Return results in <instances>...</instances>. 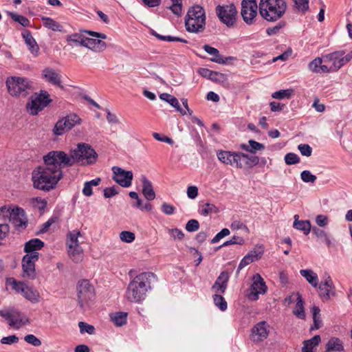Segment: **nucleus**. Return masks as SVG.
<instances>
[{
	"label": "nucleus",
	"instance_id": "f257e3e1",
	"mask_svg": "<svg viewBox=\"0 0 352 352\" xmlns=\"http://www.w3.org/2000/svg\"><path fill=\"white\" fill-rule=\"evenodd\" d=\"M43 165L32 170V185L37 190L49 192L56 188L63 176L62 168L67 166L62 162V157L58 151L49 152L43 156Z\"/></svg>",
	"mask_w": 352,
	"mask_h": 352
},
{
	"label": "nucleus",
	"instance_id": "f03ea898",
	"mask_svg": "<svg viewBox=\"0 0 352 352\" xmlns=\"http://www.w3.org/2000/svg\"><path fill=\"white\" fill-rule=\"evenodd\" d=\"M58 151L62 157V162L67 167L77 163H80L82 165L94 164L98 158V154L95 150L85 143L78 144L77 148L71 151L69 155L62 151Z\"/></svg>",
	"mask_w": 352,
	"mask_h": 352
},
{
	"label": "nucleus",
	"instance_id": "7ed1b4c3",
	"mask_svg": "<svg viewBox=\"0 0 352 352\" xmlns=\"http://www.w3.org/2000/svg\"><path fill=\"white\" fill-rule=\"evenodd\" d=\"M155 278L152 272H142L137 275L129 284L126 296L130 302H140L145 299L151 289V280Z\"/></svg>",
	"mask_w": 352,
	"mask_h": 352
},
{
	"label": "nucleus",
	"instance_id": "20e7f679",
	"mask_svg": "<svg viewBox=\"0 0 352 352\" xmlns=\"http://www.w3.org/2000/svg\"><path fill=\"white\" fill-rule=\"evenodd\" d=\"M287 9L285 0H261L259 12L268 21H275L281 18Z\"/></svg>",
	"mask_w": 352,
	"mask_h": 352
},
{
	"label": "nucleus",
	"instance_id": "39448f33",
	"mask_svg": "<svg viewBox=\"0 0 352 352\" xmlns=\"http://www.w3.org/2000/svg\"><path fill=\"white\" fill-rule=\"evenodd\" d=\"M206 15L204 8L199 6H192L185 18L186 30L190 32H202L205 29Z\"/></svg>",
	"mask_w": 352,
	"mask_h": 352
},
{
	"label": "nucleus",
	"instance_id": "423d86ee",
	"mask_svg": "<svg viewBox=\"0 0 352 352\" xmlns=\"http://www.w3.org/2000/svg\"><path fill=\"white\" fill-rule=\"evenodd\" d=\"M6 84L8 93L12 96H26L34 89V82L24 77H8Z\"/></svg>",
	"mask_w": 352,
	"mask_h": 352
},
{
	"label": "nucleus",
	"instance_id": "0eeeda50",
	"mask_svg": "<svg viewBox=\"0 0 352 352\" xmlns=\"http://www.w3.org/2000/svg\"><path fill=\"white\" fill-rule=\"evenodd\" d=\"M87 35L91 36L93 37L99 38L101 39H107V36L106 34L102 33H98L93 31L82 30L78 33H74L69 35L67 38V41L69 42H73L76 44H102L100 40H98L96 42V39L90 38ZM104 44V43H102Z\"/></svg>",
	"mask_w": 352,
	"mask_h": 352
},
{
	"label": "nucleus",
	"instance_id": "6e6552de",
	"mask_svg": "<svg viewBox=\"0 0 352 352\" xmlns=\"http://www.w3.org/2000/svg\"><path fill=\"white\" fill-rule=\"evenodd\" d=\"M77 289L78 304L84 309L94 298V288L88 280L83 279L78 282Z\"/></svg>",
	"mask_w": 352,
	"mask_h": 352
},
{
	"label": "nucleus",
	"instance_id": "1a4fd4ad",
	"mask_svg": "<svg viewBox=\"0 0 352 352\" xmlns=\"http://www.w3.org/2000/svg\"><path fill=\"white\" fill-rule=\"evenodd\" d=\"M51 101L48 93L41 91L40 94H35L30 98V101L27 103V109L30 114L36 116L47 107Z\"/></svg>",
	"mask_w": 352,
	"mask_h": 352
},
{
	"label": "nucleus",
	"instance_id": "9d476101",
	"mask_svg": "<svg viewBox=\"0 0 352 352\" xmlns=\"http://www.w3.org/2000/svg\"><path fill=\"white\" fill-rule=\"evenodd\" d=\"M216 14L223 24L230 28L236 21L237 10L234 4L219 5L216 7Z\"/></svg>",
	"mask_w": 352,
	"mask_h": 352
},
{
	"label": "nucleus",
	"instance_id": "9b49d317",
	"mask_svg": "<svg viewBox=\"0 0 352 352\" xmlns=\"http://www.w3.org/2000/svg\"><path fill=\"white\" fill-rule=\"evenodd\" d=\"M352 58V52L344 55V52L337 51L324 56V63L332 62L329 67L331 72H336Z\"/></svg>",
	"mask_w": 352,
	"mask_h": 352
},
{
	"label": "nucleus",
	"instance_id": "f8f14e48",
	"mask_svg": "<svg viewBox=\"0 0 352 352\" xmlns=\"http://www.w3.org/2000/svg\"><path fill=\"white\" fill-rule=\"evenodd\" d=\"M80 121L81 119L76 114L67 115L57 121L53 129V133L56 135H61L77 124H80Z\"/></svg>",
	"mask_w": 352,
	"mask_h": 352
},
{
	"label": "nucleus",
	"instance_id": "ddd939ff",
	"mask_svg": "<svg viewBox=\"0 0 352 352\" xmlns=\"http://www.w3.org/2000/svg\"><path fill=\"white\" fill-rule=\"evenodd\" d=\"M270 331V324L266 321H260L251 329L250 338L255 344L260 343L267 338Z\"/></svg>",
	"mask_w": 352,
	"mask_h": 352
},
{
	"label": "nucleus",
	"instance_id": "4468645a",
	"mask_svg": "<svg viewBox=\"0 0 352 352\" xmlns=\"http://www.w3.org/2000/svg\"><path fill=\"white\" fill-rule=\"evenodd\" d=\"M217 156L222 163L230 165L237 168H243V162H241V152H231L228 151H219Z\"/></svg>",
	"mask_w": 352,
	"mask_h": 352
},
{
	"label": "nucleus",
	"instance_id": "2eb2a0df",
	"mask_svg": "<svg viewBox=\"0 0 352 352\" xmlns=\"http://www.w3.org/2000/svg\"><path fill=\"white\" fill-rule=\"evenodd\" d=\"M258 6L256 0H243L241 2V14L243 21L252 24L257 15Z\"/></svg>",
	"mask_w": 352,
	"mask_h": 352
},
{
	"label": "nucleus",
	"instance_id": "dca6fc26",
	"mask_svg": "<svg viewBox=\"0 0 352 352\" xmlns=\"http://www.w3.org/2000/svg\"><path fill=\"white\" fill-rule=\"evenodd\" d=\"M38 253L27 254L22 259L23 277L34 279L36 277L35 262L38 259Z\"/></svg>",
	"mask_w": 352,
	"mask_h": 352
},
{
	"label": "nucleus",
	"instance_id": "f3484780",
	"mask_svg": "<svg viewBox=\"0 0 352 352\" xmlns=\"http://www.w3.org/2000/svg\"><path fill=\"white\" fill-rule=\"evenodd\" d=\"M113 173V179L122 187L128 188L131 186L133 180V173L126 171L118 167L113 166L112 168Z\"/></svg>",
	"mask_w": 352,
	"mask_h": 352
},
{
	"label": "nucleus",
	"instance_id": "a211bd4d",
	"mask_svg": "<svg viewBox=\"0 0 352 352\" xmlns=\"http://www.w3.org/2000/svg\"><path fill=\"white\" fill-rule=\"evenodd\" d=\"M267 286L263 278L260 274H256L253 276V283L251 285V292L248 294V298L251 300L258 299L259 294H264L267 291Z\"/></svg>",
	"mask_w": 352,
	"mask_h": 352
},
{
	"label": "nucleus",
	"instance_id": "6ab92c4d",
	"mask_svg": "<svg viewBox=\"0 0 352 352\" xmlns=\"http://www.w3.org/2000/svg\"><path fill=\"white\" fill-rule=\"evenodd\" d=\"M0 316L7 320L8 324L14 329H19L23 324L22 314L15 310L0 311Z\"/></svg>",
	"mask_w": 352,
	"mask_h": 352
},
{
	"label": "nucleus",
	"instance_id": "aec40b11",
	"mask_svg": "<svg viewBox=\"0 0 352 352\" xmlns=\"http://www.w3.org/2000/svg\"><path fill=\"white\" fill-rule=\"evenodd\" d=\"M318 286L319 296L322 300H328L331 295H334V286L330 276H327L324 281H322Z\"/></svg>",
	"mask_w": 352,
	"mask_h": 352
},
{
	"label": "nucleus",
	"instance_id": "412c9836",
	"mask_svg": "<svg viewBox=\"0 0 352 352\" xmlns=\"http://www.w3.org/2000/svg\"><path fill=\"white\" fill-rule=\"evenodd\" d=\"M42 78L43 80L53 85L63 89L64 87L61 84V76L51 67H47L42 72Z\"/></svg>",
	"mask_w": 352,
	"mask_h": 352
},
{
	"label": "nucleus",
	"instance_id": "4be33fe9",
	"mask_svg": "<svg viewBox=\"0 0 352 352\" xmlns=\"http://www.w3.org/2000/svg\"><path fill=\"white\" fill-rule=\"evenodd\" d=\"M105 48L106 45H92L91 47L89 45H73L72 53L75 55V58H77L82 55H87L89 52L96 53L103 52Z\"/></svg>",
	"mask_w": 352,
	"mask_h": 352
},
{
	"label": "nucleus",
	"instance_id": "5701e85b",
	"mask_svg": "<svg viewBox=\"0 0 352 352\" xmlns=\"http://www.w3.org/2000/svg\"><path fill=\"white\" fill-rule=\"evenodd\" d=\"M199 74L207 79L216 82H223L227 80V76L224 74L212 71L207 68H200Z\"/></svg>",
	"mask_w": 352,
	"mask_h": 352
},
{
	"label": "nucleus",
	"instance_id": "b1692460",
	"mask_svg": "<svg viewBox=\"0 0 352 352\" xmlns=\"http://www.w3.org/2000/svg\"><path fill=\"white\" fill-rule=\"evenodd\" d=\"M228 280V272L226 271L222 272L212 285V289L217 294H224L227 288Z\"/></svg>",
	"mask_w": 352,
	"mask_h": 352
},
{
	"label": "nucleus",
	"instance_id": "393cba45",
	"mask_svg": "<svg viewBox=\"0 0 352 352\" xmlns=\"http://www.w3.org/2000/svg\"><path fill=\"white\" fill-rule=\"evenodd\" d=\"M323 62L324 56H322V58H316L309 63V70L317 74L331 72V69H329V67H328L327 65H322Z\"/></svg>",
	"mask_w": 352,
	"mask_h": 352
},
{
	"label": "nucleus",
	"instance_id": "a878e982",
	"mask_svg": "<svg viewBox=\"0 0 352 352\" xmlns=\"http://www.w3.org/2000/svg\"><path fill=\"white\" fill-rule=\"evenodd\" d=\"M11 214L9 221L16 227H21L25 224V212L22 208H14L12 209Z\"/></svg>",
	"mask_w": 352,
	"mask_h": 352
},
{
	"label": "nucleus",
	"instance_id": "bb28decb",
	"mask_svg": "<svg viewBox=\"0 0 352 352\" xmlns=\"http://www.w3.org/2000/svg\"><path fill=\"white\" fill-rule=\"evenodd\" d=\"M311 231L312 233L316 235L317 239L325 244L328 248L333 245L334 239L329 233L318 227L312 228Z\"/></svg>",
	"mask_w": 352,
	"mask_h": 352
},
{
	"label": "nucleus",
	"instance_id": "cd10ccee",
	"mask_svg": "<svg viewBox=\"0 0 352 352\" xmlns=\"http://www.w3.org/2000/svg\"><path fill=\"white\" fill-rule=\"evenodd\" d=\"M44 246V242L39 239H32L25 243L24 251L28 254L38 253L36 251Z\"/></svg>",
	"mask_w": 352,
	"mask_h": 352
},
{
	"label": "nucleus",
	"instance_id": "c85d7f7f",
	"mask_svg": "<svg viewBox=\"0 0 352 352\" xmlns=\"http://www.w3.org/2000/svg\"><path fill=\"white\" fill-rule=\"evenodd\" d=\"M326 352H340L344 350L342 341L336 337L331 338L325 346Z\"/></svg>",
	"mask_w": 352,
	"mask_h": 352
},
{
	"label": "nucleus",
	"instance_id": "c756f323",
	"mask_svg": "<svg viewBox=\"0 0 352 352\" xmlns=\"http://www.w3.org/2000/svg\"><path fill=\"white\" fill-rule=\"evenodd\" d=\"M142 193L144 196V197L148 201H152L155 197V193L153 190V187L152 185L151 182H150L148 179H147L146 177H142Z\"/></svg>",
	"mask_w": 352,
	"mask_h": 352
},
{
	"label": "nucleus",
	"instance_id": "7c9ffc66",
	"mask_svg": "<svg viewBox=\"0 0 352 352\" xmlns=\"http://www.w3.org/2000/svg\"><path fill=\"white\" fill-rule=\"evenodd\" d=\"M296 296V304L293 310V314L298 318L305 320L306 315L304 309V301L299 293L295 294Z\"/></svg>",
	"mask_w": 352,
	"mask_h": 352
},
{
	"label": "nucleus",
	"instance_id": "2f4dec72",
	"mask_svg": "<svg viewBox=\"0 0 352 352\" xmlns=\"http://www.w3.org/2000/svg\"><path fill=\"white\" fill-rule=\"evenodd\" d=\"M241 162H243V168H251L259 163V158L256 155L241 153Z\"/></svg>",
	"mask_w": 352,
	"mask_h": 352
},
{
	"label": "nucleus",
	"instance_id": "473e14b6",
	"mask_svg": "<svg viewBox=\"0 0 352 352\" xmlns=\"http://www.w3.org/2000/svg\"><path fill=\"white\" fill-rule=\"evenodd\" d=\"M6 285L10 286L16 293L22 295L28 286L24 282L19 281L12 277L6 279Z\"/></svg>",
	"mask_w": 352,
	"mask_h": 352
},
{
	"label": "nucleus",
	"instance_id": "72a5a7b5",
	"mask_svg": "<svg viewBox=\"0 0 352 352\" xmlns=\"http://www.w3.org/2000/svg\"><path fill=\"white\" fill-rule=\"evenodd\" d=\"M160 98L161 100H165L167 102H168L172 107H175L177 109V111L180 112L182 115L186 114V111L181 108L179 101L175 97L171 96L169 94L163 93L160 94Z\"/></svg>",
	"mask_w": 352,
	"mask_h": 352
},
{
	"label": "nucleus",
	"instance_id": "f704fd0d",
	"mask_svg": "<svg viewBox=\"0 0 352 352\" xmlns=\"http://www.w3.org/2000/svg\"><path fill=\"white\" fill-rule=\"evenodd\" d=\"M320 341L321 338L319 335H316L312 338L305 340L303 342L302 352H313L314 348L316 347Z\"/></svg>",
	"mask_w": 352,
	"mask_h": 352
},
{
	"label": "nucleus",
	"instance_id": "c9c22d12",
	"mask_svg": "<svg viewBox=\"0 0 352 352\" xmlns=\"http://www.w3.org/2000/svg\"><path fill=\"white\" fill-rule=\"evenodd\" d=\"M23 296L32 303H37L40 300L39 292L33 287L29 286H27L25 288L23 294Z\"/></svg>",
	"mask_w": 352,
	"mask_h": 352
},
{
	"label": "nucleus",
	"instance_id": "e433bc0d",
	"mask_svg": "<svg viewBox=\"0 0 352 352\" xmlns=\"http://www.w3.org/2000/svg\"><path fill=\"white\" fill-rule=\"evenodd\" d=\"M300 274L303 276L313 287H317L318 285V275L311 270H301Z\"/></svg>",
	"mask_w": 352,
	"mask_h": 352
},
{
	"label": "nucleus",
	"instance_id": "4c0bfd02",
	"mask_svg": "<svg viewBox=\"0 0 352 352\" xmlns=\"http://www.w3.org/2000/svg\"><path fill=\"white\" fill-rule=\"evenodd\" d=\"M67 252L69 257L75 263H78L82 259V249L80 245L68 247Z\"/></svg>",
	"mask_w": 352,
	"mask_h": 352
},
{
	"label": "nucleus",
	"instance_id": "58836bf2",
	"mask_svg": "<svg viewBox=\"0 0 352 352\" xmlns=\"http://www.w3.org/2000/svg\"><path fill=\"white\" fill-rule=\"evenodd\" d=\"M248 143L249 145L242 144L240 146L241 148L250 153H255L256 151L265 149V146L263 144L256 142L253 140H249Z\"/></svg>",
	"mask_w": 352,
	"mask_h": 352
},
{
	"label": "nucleus",
	"instance_id": "ea45409f",
	"mask_svg": "<svg viewBox=\"0 0 352 352\" xmlns=\"http://www.w3.org/2000/svg\"><path fill=\"white\" fill-rule=\"evenodd\" d=\"M80 235V232L78 230H73L69 232L67 234V247H75L80 245L78 237Z\"/></svg>",
	"mask_w": 352,
	"mask_h": 352
},
{
	"label": "nucleus",
	"instance_id": "a19ab883",
	"mask_svg": "<svg viewBox=\"0 0 352 352\" xmlns=\"http://www.w3.org/2000/svg\"><path fill=\"white\" fill-rule=\"evenodd\" d=\"M112 322L118 327H121L126 324L127 314L125 312H116L110 315Z\"/></svg>",
	"mask_w": 352,
	"mask_h": 352
},
{
	"label": "nucleus",
	"instance_id": "79ce46f5",
	"mask_svg": "<svg viewBox=\"0 0 352 352\" xmlns=\"http://www.w3.org/2000/svg\"><path fill=\"white\" fill-rule=\"evenodd\" d=\"M43 25L53 31H61L62 26L56 21L50 17H42Z\"/></svg>",
	"mask_w": 352,
	"mask_h": 352
},
{
	"label": "nucleus",
	"instance_id": "37998d69",
	"mask_svg": "<svg viewBox=\"0 0 352 352\" xmlns=\"http://www.w3.org/2000/svg\"><path fill=\"white\" fill-rule=\"evenodd\" d=\"M313 320L314 324L311 327V331L318 329L322 326V320L320 318V309L318 307L314 306L312 308Z\"/></svg>",
	"mask_w": 352,
	"mask_h": 352
},
{
	"label": "nucleus",
	"instance_id": "c03bdc74",
	"mask_svg": "<svg viewBox=\"0 0 352 352\" xmlns=\"http://www.w3.org/2000/svg\"><path fill=\"white\" fill-rule=\"evenodd\" d=\"M219 212L217 206L212 204L206 203L203 204L199 210V213L204 216H208L211 214H216Z\"/></svg>",
	"mask_w": 352,
	"mask_h": 352
},
{
	"label": "nucleus",
	"instance_id": "a18cd8bd",
	"mask_svg": "<svg viewBox=\"0 0 352 352\" xmlns=\"http://www.w3.org/2000/svg\"><path fill=\"white\" fill-rule=\"evenodd\" d=\"M296 230L303 231L307 235L311 231V224L309 221H295L293 225Z\"/></svg>",
	"mask_w": 352,
	"mask_h": 352
},
{
	"label": "nucleus",
	"instance_id": "49530a36",
	"mask_svg": "<svg viewBox=\"0 0 352 352\" xmlns=\"http://www.w3.org/2000/svg\"><path fill=\"white\" fill-rule=\"evenodd\" d=\"M152 34L157 37L160 41L164 42H181L186 43L187 41L177 36H162L153 31Z\"/></svg>",
	"mask_w": 352,
	"mask_h": 352
},
{
	"label": "nucleus",
	"instance_id": "de8ad7c7",
	"mask_svg": "<svg viewBox=\"0 0 352 352\" xmlns=\"http://www.w3.org/2000/svg\"><path fill=\"white\" fill-rule=\"evenodd\" d=\"M204 48L206 52L213 55L214 57L211 58V60L217 63H224L225 62L219 57V51L214 47H212L210 45H204Z\"/></svg>",
	"mask_w": 352,
	"mask_h": 352
},
{
	"label": "nucleus",
	"instance_id": "09e8293b",
	"mask_svg": "<svg viewBox=\"0 0 352 352\" xmlns=\"http://www.w3.org/2000/svg\"><path fill=\"white\" fill-rule=\"evenodd\" d=\"M213 301L214 305L219 308L222 311H224L227 309V302L225 298L219 294H215L213 296Z\"/></svg>",
	"mask_w": 352,
	"mask_h": 352
},
{
	"label": "nucleus",
	"instance_id": "8fccbe9b",
	"mask_svg": "<svg viewBox=\"0 0 352 352\" xmlns=\"http://www.w3.org/2000/svg\"><path fill=\"white\" fill-rule=\"evenodd\" d=\"M245 243V240L243 237L239 236H233L229 241H225L222 245L219 246L217 249H221L223 247L229 246L231 245H242Z\"/></svg>",
	"mask_w": 352,
	"mask_h": 352
},
{
	"label": "nucleus",
	"instance_id": "3c124183",
	"mask_svg": "<svg viewBox=\"0 0 352 352\" xmlns=\"http://www.w3.org/2000/svg\"><path fill=\"white\" fill-rule=\"evenodd\" d=\"M294 91L292 89L280 90L272 94V96L274 98L282 100L284 98H289L292 95Z\"/></svg>",
	"mask_w": 352,
	"mask_h": 352
},
{
	"label": "nucleus",
	"instance_id": "603ef678",
	"mask_svg": "<svg viewBox=\"0 0 352 352\" xmlns=\"http://www.w3.org/2000/svg\"><path fill=\"white\" fill-rule=\"evenodd\" d=\"M31 204L33 207L38 208L40 211L44 210L47 206V201L41 197H35L31 199Z\"/></svg>",
	"mask_w": 352,
	"mask_h": 352
},
{
	"label": "nucleus",
	"instance_id": "864d4df0",
	"mask_svg": "<svg viewBox=\"0 0 352 352\" xmlns=\"http://www.w3.org/2000/svg\"><path fill=\"white\" fill-rule=\"evenodd\" d=\"M172 5L169 7V9L175 15L180 16L182 10V0H170Z\"/></svg>",
	"mask_w": 352,
	"mask_h": 352
},
{
	"label": "nucleus",
	"instance_id": "5fc2aeb1",
	"mask_svg": "<svg viewBox=\"0 0 352 352\" xmlns=\"http://www.w3.org/2000/svg\"><path fill=\"white\" fill-rule=\"evenodd\" d=\"M9 14L14 21L18 22L23 27L29 25L30 21L26 17L13 12H9Z\"/></svg>",
	"mask_w": 352,
	"mask_h": 352
},
{
	"label": "nucleus",
	"instance_id": "6e6d98bb",
	"mask_svg": "<svg viewBox=\"0 0 352 352\" xmlns=\"http://www.w3.org/2000/svg\"><path fill=\"white\" fill-rule=\"evenodd\" d=\"M78 327L81 333H87L90 335H92L95 333L94 327L85 322H79Z\"/></svg>",
	"mask_w": 352,
	"mask_h": 352
},
{
	"label": "nucleus",
	"instance_id": "4d7b16f0",
	"mask_svg": "<svg viewBox=\"0 0 352 352\" xmlns=\"http://www.w3.org/2000/svg\"><path fill=\"white\" fill-rule=\"evenodd\" d=\"M285 162L288 165H293L300 162V157L294 153H289L285 155Z\"/></svg>",
	"mask_w": 352,
	"mask_h": 352
},
{
	"label": "nucleus",
	"instance_id": "13d9d810",
	"mask_svg": "<svg viewBox=\"0 0 352 352\" xmlns=\"http://www.w3.org/2000/svg\"><path fill=\"white\" fill-rule=\"evenodd\" d=\"M230 228L232 230H243L247 234L250 233V230L248 226L241 221H233L231 223Z\"/></svg>",
	"mask_w": 352,
	"mask_h": 352
},
{
	"label": "nucleus",
	"instance_id": "bf43d9fd",
	"mask_svg": "<svg viewBox=\"0 0 352 352\" xmlns=\"http://www.w3.org/2000/svg\"><path fill=\"white\" fill-rule=\"evenodd\" d=\"M120 238L121 241L124 242L131 243L135 240V236L133 232L129 231H122L120 234Z\"/></svg>",
	"mask_w": 352,
	"mask_h": 352
},
{
	"label": "nucleus",
	"instance_id": "052dcab7",
	"mask_svg": "<svg viewBox=\"0 0 352 352\" xmlns=\"http://www.w3.org/2000/svg\"><path fill=\"white\" fill-rule=\"evenodd\" d=\"M301 179L306 183H314L316 180V176L312 175L309 170H303L300 174Z\"/></svg>",
	"mask_w": 352,
	"mask_h": 352
},
{
	"label": "nucleus",
	"instance_id": "680f3d73",
	"mask_svg": "<svg viewBox=\"0 0 352 352\" xmlns=\"http://www.w3.org/2000/svg\"><path fill=\"white\" fill-rule=\"evenodd\" d=\"M24 340L34 346H39L41 345V341L33 334L25 336Z\"/></svg>",
	"mask_w": 352,
	"mask_h": 352
},
{
	"label": "nucleus",
	"instance_id": "e2e57ef3",
	"mask_svg": "<svg viewBox=\"0 0 352 352\" xmlns=\"http://www.w3.org/2000/svg\"><path fill=\"white\" fill-rule=\"evenodd\" d=\"M199 228V223L196 219H190L186 224V230L188 232H192L198 230Z\"/></svg>",
	"mask_w": 352,
	"mask_h": 352
},
{
	"label": "nucleus",
	"instance_id": "0e129e2a",
	"mask_svg": "<svg viewBox=\"0 0 352 352\" xmlns=\"http://www.w3.org/2000/svg\"><path fill=\"white\" fill-rule=\"evenodd\" d=\"M230 232L228 228H223L219 232H218L211 240V243H216L219 242L223 237L228 236Z\"/></svg>",
	"mask_w": 352,
	"mask_h": 352
},
{
	"label": "nucleus",
	"instance_id": "69168bd1",
	"mask_svg": "<svg viewBox=\"0 0 352 352\" xmlns=\"http://www.w3.org/2000/svg\"><path fill=\"white\" fill-rule=\"evenodd\" d=\"M263 254V251L261 250L258 249H253L252 250H250L248 254H246L247 256H249L250 258L252 259V262L258 260L261 258L262 255Z\"/></svg>",
	"mask_w": 352,
	"mask_h": 352
},
{
	"label": "nucleus",
	"instance_id": "338daca9",
	"mask_svg": "<svg viewBox=\"0 0 352 352\" xmlns=\"http://www.w3.org/2000/svg\"><path fill=\"white\" fill-rule=\"evenodd\" d=\"M295 3L296 8L302 12H305L309 8L308 0H293Z\"/></svg>",
	"mask_w": 352,
	"mask_h": 352
},
{
	"label": "nucleus",
	"instance_id": "774afa93",
	"mask_svg": "<svg viewBox=\"0 0 352 352\" xmlns=\"http://www.w3.org/2000/svg\"><path fill=\"white\" fill-rule=\"evenodd\" d=\"M298 148L302 155L306 156V157H309L311 155L312 148L309 144H299L298 146Z\"/></svg>",
	"mask_w": 352,
	"mask_h": 352
}]
</instances>
